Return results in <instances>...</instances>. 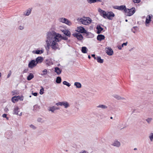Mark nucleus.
Returning <instances> with one entry per match:
<instances>
[{"instance_id":"1","label":"nucleus","mask_w":153,"mask_h":153,"mask_svg":"<svg viewBox=\"0 0 153 153\" xmlns=\"http://www.w3.org/2000/svg\"><path fill=\"white\" fill-rule=\"evenodd\" d=\"M58 33H56L54 31H50L48 32L47 34V39L46 42L48 46L50 44L51 42L53 41H57L58 36L57 35Z\"/></svg>"},{"instance_id":"2","label":"nucleus","mask_w":153,"mask_h":153,"mask_svg":"<svg viewBox=\"0 0 153 153\" xmlns=\"http://www.w3.org/2000/svg\"><path fill=\"white\" fill-rule=\"evenodd\" d=\"M59 42V41H53L50 44L48 45H50L51 47L54 50H56L57 49L59 50L60 49L61 45V44H58V42Z\"/></svg>"},{"instance_id":"3","label":"nucleus","mask_w":153,"mask_h":153,"mask_svg":"<svg viewBox=\"0 0 153 153\" xmlns=\"http://www.w3.org/2000/svg\"><path fill=\"white\" fill-rule=\"evenodd\" d=\"M135 12V8L134 7L131 8V9H125V12L127 13L128 14L127 16H130L133 15Z\"/></svg>"},{"instance_id":"4","label":"nucleus","mask_w":153,"mask_h":153,"mask_svg":"<svg viewBox=\"0 0 153 153\" xmlns=\"http://www.w3.org/2000/svg\"><path fill=\"white\" fill-rule=\"evenodd\" d=\"M91 19L89 17L85 18L84 19H81L80 21L84 25H87L90 24L91 21Z\"/></svg>"},{"instance_id":"5","label":"nucleus","mask_w":153,"mask_h":153,"mask_svg":"<svg viewBox=\"0 0 153 153\" xmlns=\"http://www.w3.org/2000/svg\"><path fill=\"white\" fill-rule=\"evenodd\" d=\"M56 105L57 106H63L65 108H67L70 106V105L68 102L66 101L59 102L56 103Z\"/></svg>"},{"instance_id":"6","label":"nucleus","mask_w":153,"mask_h":153,"mask_svg":"<svg viewBox=\"0 0 153 153\" xmlns=\"http://www.w3.org/2000/svg\"><path fill=\"white\" fill-rule=\"evenodd\" d=\"M37 64L35 60H31L29 63L28 67L29 68L32 69L35 67L36 65Z\"/></svg>"},{"instance_id":"7","label":"nucleus","mask_w":153,"mask_h":153,"mask_svg":"<svg viewBox=\"0 0 153 153\" xmlns=\"http://www.w3.org/2000/svg\"><path fill=\"white\" fill-rule=\"evenodd\" d=\"M77 31L81 33H85L88 35L89 32H87L85 29L82 27H78Z\"/></svg>"},{"instance_id":"8","label":"nucleus","mask_w":153,"mask_h":153,"mask_svg":"<svg viewBox=\"0 0 153 153\" xmlns=\"http://www.w3.org/2000/svg\"><path fill=\"white\" fill-rule=\"evenodd\" d=\"M19 108L17 106H15L13 110V114L19 115L20 116H21L22 115V112H21L19 114H18V112L19 111Z\"/></svg>"},{"instance_id":"9","label":"nucleus","mask_w":153,"mask_h":153,"mask_svg":"<svg viewBox=\"0 0 153 153\" xmlns=\"http://www.w3.org/2000/svg\"><path fill=\"white\" fill-rule=\"evenodd\" d=\"M73 35L74 37H76L79 40H81L83 39V36L80 33H75Z\"/></svg>"},{"instance_id":"10","label":"nucleus","mask_w":153,"mask_h":153,"mask_svg":"<svg viewBox=\"0 0 153 153\" xmlns=\"http://www.w3.org/2000/svg\"><path fill=\"white\" fill-rule=\"evenodd\" d=\"M106 53L109 55H112L113 53V51L111 48H106L105 49Z\"/></svg>"},{"instance_id":"11","label":"nucleus","mask_w":153,"mask_h":153,"mask_svg":"<svg viewBox=\"0 0 153 153\" xmlns=\"http://www.w3.org/2000/svg\"><path fill=\"white\" fill-rule=\"evenodd\" d=\"M43 60V58L41 56H39L37 57L35 61L37 64L39 63H41L42 62Z\"/></svg>"},{"instance_id":"12","label":"nucleus","mask_w":153,"mask_h":153,"mask_svg":"<svg viewBox=\"0 0 153 153\" xmlns=\"http://www.w3.org/2000/svg\"><path fill=\"white\" fill-rule=\"evenodd\" d=\"M58 35V36H60L59 37H58V40L57 41H60L62 39H63L64 40H67L68 39V38L66 37H62L61 36V35L60 34L58 33L57 34Z\"/></svg>"},{"instance_id":"13","label":"nucleus","mask_w":153,"mask_h":153,"mask_svg":"<svg viewBox=\"0 0 153 153\" xmlns=\"http://www.w3.org/2000/svg\"><path fill=\"white\" fill-rule=\"evenodd\" d=\"M151 16L150 15L147 16L145 22L146 25V26H148L147 24L149 23L151 21Z\"/></svg>"},{"instance_id":"14","label":"nucleus","mask_w":153,"mask_h":153,"mask_svg":"<svg viewBox=\"0 0 153 153\" xmlns=\"http://www.w3.org/2000/svg\"><path fill=\"white\" fill-rule=\"evenodd\" d=\"M96 29L97 30V34H100L101 33V31L103 30V28H102L100 26V25H97Z\"/></svg>"},{"instance_id":"15","label":"nucleus","mask_w":153,"mask_h":153,"mask_svg":"<svg viewBox=\"0 0 153 153\" xmlns=\"http://www.w3.org/2000/svg\"><path fill=\"white\" fill-rule=\"evenodd\" d=\"M107 18L109 19H111V17H114V16L115 15L112 12L108 13L107 15Z\"/></svg>"},{"instance_id":"16","label":"nucleus","mask_w":153,"mask_h":153,"mask_svg":"<svg viewBox=\"0 0 153 153\" xmlns=\"http://www.w3.org/2000/svg\"><path fill=\"white\" fill-rule=\"evenodd\" d=\"M112 145L114 146L119 147L120 146V143L117 140H115L113 143Z\"/></svg>"},{"instance_id":"17","label":"nucleus","mask_w":153,"mask_h":153,"mask_svg":"<svg viewBox=\"0 0 153 153\" xmlns=\"http://www.w3.org/2000/svg\"><path fill=\"white\" fill-rule=\"evenodd\" d=\"M105 38V36L102 34L98 35L97 37V40L100 41H101L102 40L104 39Z\"/></svg>"},{"instance_id":"18","label":"nucleus","mask_w":153,"mask_h":153,"mask_svg":"<svg viewBox=\"0 0 153 153\" xmlns=\"http://www.w3.org/2000/svg\"><path fill=\"white\" fill-rule=\"evenodd\" d=\"M43 52V51L42 50H37L36 51H32V53L34 54H40Z\"/></svg>"},{"instance_id":"19","label":"nucleus","mask_w":153,"mask_h":153,"mask_svg":"<svg viewBox=\"0 0 153 153\" xmlns=\"http://www.w3.org/2000/svg\"><path fill=\"white\" fill-rule=\"evenodd\" d=\"M59 109V108L57 107L56 106H53L52 107H50L49 111H51L52 112H54V111L56 110H58Z\"/></svg>"},{"instance_id":"20","label":"nucleus","mask_w":153,"mask_h":153,"mask_svg":"<svg viewBox=\"0 0 153 153\" xmlns=\"http://www.w3.org/2000/svg\"><path fill=\"white\" fill-rule=\"evenodd\" d=\"M62 32L64 34L70 37L71 36V32L65 29V30H63Z\"/></svg>"},{"instance_id":"21","label":"nucleus","mask_w":153,"mask_h":153,"mask_svg":"<svg viewBox=\"0 0 153 153\" xmlns=\"http://www.w3.org/2000/svg\"><path fill=\"white\" fill-rule=\"evenodd\" d=\"M54 71L58 75L60 74L62 71V70L58 67H56L55 68Z\"/></svg>"},{"instance_id":"22","label":"nucleus","mask_w":153,"mask_h":153,"mask_svg":"<svg viewBox=\"0 0 153 153\" xmlns=\"http://www.w3.org/2000/svg\"><path fill=\"white\" fill-rule=\"evenodd\" d=\"M100 13L101 15H102L103 17L104 18H107L108 13H107L105 11L101 10Z\"/></svg>"},{"instance_id":"23","label":"nucleus","mask_w":153,"mask_h":153,"mask_svg":"<svg viewBox=\"0 0 153 153\" xmlns=\"http://www.w3.org/2000/svg\"><path fill=\"white\" fill-rule=\"evenodd\" d=\"M74 85L76 86V88H80L82 87V85L79 82H75L74 83Z\"/></svg>"},{"instance_id":"24","label":"nucleus","mask_w":153,"mask_h":153,"mask_svg":"<svg viewBox=\"0 0 153 153\" xmlns=\"http://www.w3.org/2000/svg\"><path fill=\"white\" fill-rule=\"evenodd\" d=\"M31 10L30 8L27 10L24 13V14L26 16H29L31 13Z\"/></svg>"},{"instance_id":"25","label":"nucleus","mask_w":153,"mask_h":153,"mask_svg":"<svg viewBox=\"0 0 153 153\" xmlns=\"http://www.w3.org/2000/svg\"><path fill=\"white\" fill-rule=\"evenodd\" d=\"M33 74L31 73H30L27 76V79L28 80H30L34 77Z\"/></svg>"},{"instance_id":"26","label":"nucleus","mask_w":153,"mask_h":153,"mask_svg":"<svg viewBox=\"0 0 153 153\" xmlns=\"http://www.w3.org/2000/svg\"><path fill=\"white\" fill-rule=\"evenodd\" d=\"M96 59L99 63H102L103 62V59H101L100 56H97Z\"/></svg>"},{"instance_id":"27","label":"nucleus","mask_w":153,"mask_h":153,"mask_svg":"<svg viewBox=\"0 0 153 153\" xmlns=\"http://www.w3.org/2000/svg\"><path fill=\"white\" fill-rule=\"evenodd\" d=\"M87 48L85 47H83L82 48L81 51L83 53H86L87 52Z\"/></svg>"},{"instance_id":"28","label":"nucleus","mask_w":153,"mask_h":153,"mask_svg":"<svg viewBox=\"0 0 153 153\" xmlns=\"http://www.w3.org/2000/svg\"><path fill=\"white\" fill-rule=\"evenodd\" d=\"M97 107L101 108L102 109H106L107 108V107L105 105H99L97 106Z\"/></svg>"},{"instance_id":"29","label":"nucleus","mask_w":153,"mask_h":153,"mask_svg":"<svg viewBox=\"0 0 153 153\" xmlns=\"http://www.w3.org/2000/svg\"><path fill=\"white\" fill-rule=\"evenodd\" d=\"M45 63L46 65L47 66H50L52 64V62L50 60H46L45 62Z\"/></svg>"},{"instance_id":"30","label":"nucleus","mask_w":153,"mask_h":153,"mask_svg":"<svg viewBox=\"0 0 153 153\" xmlns=\"http://www.w3.org/2000/svg\"><path fill=\"white\" fill-rule=\"evenodd\" d=\"M126 7L125 5H121L120 6H119L118 7V10H124L125 11V9H126Z\"/></svg>"},{"instance_id":"31","label":"nucleus","mask_w":153,"mask_h":153,"mask_svg":"<svg viewBox=\"0 0 153 153\" xmlns=\"http://www.w3.org/2000/svg\"><path fill=\"white\" fill-rule=\"evenodd\" d=\"M61 77L60 76H58L56 78V82L57 83L59 84L61 82Z\"/></svg>"},{"instance_id":"32","label":"nucleus","mask_w":153,"mask_h":153,"mask_svg":"<svg viewBox=\"0 0 153 153\" xmlns=\"http://www.w3.org/2000/svg\"><path fill=\"white\" fill-rule=\"evenodd\" d=\"M149 137L151 142L153 141V133H151L149 134Z\"/></svg>"},{"instance_id":"33","label":"nucleus","mask_w":153,"mask_h":153,"mask_svg":"<svg viewBox=\"0 0 153 153\" xmlns=\"http://www.w3.org/2000/svg\"><path fill=\"white\" fill-rule=\"evenodd\" d=\"M152 119L151 118H149L146 120V121L147 122L148 124H150L152 121Z\"/></svg>"},{"instance_id":"34","label":"nucleus","mask_w":153,"mask_h":153,"mask_svg":"<svg viewBox=\"0 0 153 153\" xmlns=\"http://www.w3.org/2000/svg\"><path fill=\"white\" fill-rule=\"evenodd\" d=\"M11 100L14 103H15L16 101H18V99L16 98V96H14L13 97Z\"/></svg>"},{"instance_id":"35","label":"nucleus","mask_w":153,"mask_h":153,"mask_svg":"<svg viewBox=\"0 0 153 153\" xmlns=\"http://www.w3.org/2000/svg\"><path fill=\"white\" fill-rule=\"evenodd\" d=\"M113 97L115 99L118 100H120V96L117 95H114L113 96Z\"/></svg>"},{"instance_id":"36","label":"nucleus","mask_w":153,"mask_h":153,"mask_svg":"<svg viewBox=\"0 0 153 153\" xmlns=\"http://www.w3.org/2000/svg\"><path fill=\"white\" fill-rule=\"evenodd\" d=\"M63 84L64 85H66L68 87H69L71 85V84L66 81H63Z\"/></svg>"},{"instance_id":"37","label":"nucleus","mask_w":153,"mask_h":153,"mask_svg":"<svg viewBox=\"0 0 153 153\" xmlns=\"http://www.w3.org/2000/svg\"><path fill=\"white\" fill-rule=\"evenodd\" d=\"M64 23L69 25H70L71 24V22L69 21L68 20L66 19L65 22Z\"/></svg>"},{"instance_id":"38","label":"nucleus","mask_w":153,"mask_h":153,"mask_svg":"<svg viewBox=\"0 0 153 153\" xmlns=\"http://www.w3.org/2000/svg\"><path fill=\"white\" fill-rule=\"evenodd\" d=\"M42 73L41 74L42 75H45L47 74V70L45 69L44 70L42 71Z\"/></svg>"},{"instance_id":"39","label":"nucleus","mask_w":153,"mask_h":153,"mask_svg":"<svg viewBox=\"0 0 153 153\" xmlns=\"http://www.w3.org/2000/svg\"><path fill=\"white\" fill-rule=\"evenodd\" d=\"M87 1L88 3L90 4L97 2L96 0H87Z\"/></svg>"},{"instance_id":"40","label":"nucleus","mask_w":153,"mask_h":153,"mask_svg":"<svg viewBox=\"0 0 153 153\" xmlns=\"http://www.w3.org/2000/svg\"><path fill=\"white\" fill-rule=\"evenodd\" d=\"M65 18H61L60 19H59V21L60 22H61L62 23H64L65 22V20H66Z\"/></svg>"},{"instance_id":"41","label":"nucleus","mask_w":153,"mask_h":153,"mask_svg":"<svg viewBox=\"0 0 153 153\" xmlns=\"http://www.w3.org/2000/svg\"><path fill=\"white\" fill-rule=\"evenodd\" d=\"M24 25H20L19 27V29L20 30H22L24 29Z\"/></svg>"},{"instance_id":"42","label":"nucleus","mask_w":153,"mask_h":153,"mask_svg":"<svg viewBox=\"0 0 153 153\" xmlns=\"http://www.w3.org/2000/svg\"><path fill=\"white\" fill-rule=\"evenodd\" d=\"M16 98L18 99V100H23V98L22 97H20V96H16Z\"/></svg>"},{"instance_id":"43","label":"nucleus","mask_w":153,"mask_h":153,"mask_svg":"<svg viewBox=\"0 0 153 153\" xmlns=\"http://www.w3.org/2000/svg\"><path fill=\"white\" fill-rule=\"evenodd\" d=\"M41 87L42 88L40 90V94H42L44 93L43 91H44V88H43V87Z\"/></svg>"},{"instance_id":"44","label":"nucleus","mask_w":153,"mask_h":153,"mask_svg":"<svg viewBox=\"0 0 153 153\" xmlns=\"http://www.w3.org/2000/svg\"><path fill=\"white\" fill-rule=\"evenodd\" d=\"M30 127L34 129H35L36 128V127L32 124H31L30 125Z\"/></svg>"},{"instance_id":"45","label":"nucleus","mask_w":153,"mask_h":153,"mask_svg":"<svg viewBox=\"0 0 153 153\" xmlns=\"http://www.w3.org/2000/svg\"><path fill=\"white\" fill-rule=\"evenodd\" d=\"M133 2L134 3H139L140 1V0H133Z\"/></svg>"},{"instance_id":"46","label":"nucleus","mask_w":153,"mask_h":153,"mask_svg":"<svg viewBox=\"0 0 153 153\" xmlns=\"http://www.w3.org/2000/svg\"><path fill=\"white\" fill-rule=\"evenodd\" d=\"M11 73H12V72H11V71H9V73L7 75V78H9L10 76L11 75Z\"/></svg>"},{"instance_id":"47","label":"nucleus","mask_w":153,"mask_h":153,"mask_svg":"<svg viewBox=\"0 0 153 153\" xmlns=\"http://www.w3.org/2000/svg\"><path fill=\"white\" fill-rule=\"evenodd\" d=\"M127 42H126V43H123V44H122V47H123V46L124 45H125V46H126L127 44Z\"/></svg>"},{"instance_id":"48","label":"nucleus","mask_w":153,"mask_h":153,"mask_svg":"<svg viewBox=\"0 0 153 153\" xmlns=\"http://www.w3.org/2000/svg\"><path fill=\"white\" fill-rule=\"evenodd\" d=\"M118 7L119 6H113V7L115 9H117L118 10Z\"/></svg>"},{"instance_id":"49","label":"nucleus","mask_w":153,"mask_h":153,"mask_svg":"<svg viewBox=\"0 0 153 153\" xmlns=\"http://www.w3.org/2000/svg\"><path fill=\"white\" fill-rule=\"evenodd\" d=\"M32 94L35 96H36L38 94V93L37 92H35L32 93Z\"/></svg>"},{"instance_id":"50","label":"nucleus","mask_w":153,"mask_h":153,"mask_svg":"<svg viewBox=\"0 0 153 153\" xmlns=\"http://www.w3.org/2000/svg\"><path fill=\"white\" fill-rule=\"evenodd\" d=\"M91 56L93 57L95 59H97V57H95V55L94 54H93L91 55Z\"/></svg>"},{"instance_id":"51","label":"nucleus","mask_w":153,"mask_h":153,"mask_svg":"<svg viewBox=\"0 0 153 153\" xmlns=\"http://www.w3.org/2000/svg\"><path fill=\"white\" fill-rule=\"evenodd\" d=\"M42 119L40 118L38 119L37 121L38 122H42Z\"/></svg>"},{"instance_id":"52","label":"nucleus","mask_w":153,"mask_h":153,"mask_svg":"<svg viewBox=\"0 0 153 153\" xmlns=\"http://www.w3.org/2000/svg\"><path fill=\"white\" fill-rule=\"evenodd\" d=\"M28 71V69H25L23 71L24 73H27Z\"/></svg>"},{"instance_id":"53","label":"nucleus","mask_w":153,"mask_h":153,"mask_svg":"<svg viewBox=\"0 0 153 153\" xmlns=\"http://www.w3.org/2000/svg\"><path fill=\"white\" fill-rule=\"evenodd\" d=\"M7 115L6 114H3L2 117L4 118H6L7 117Z\"/></svg>"},{"instance_id":"54","label":"nucleus","mask_w":153,"mask_h":153,"mask_svg":"<svg viewBox=\"0 0 153 153\" xmlns=\"http://www.w3.org/2000/svg\"><path fill=\"white\" fill-rule=\"evenodd\" d=\"M122 46H119L118 47V48L119 49V50H121V49H122Z\"/></svg>"},{"instance_id":"55","label":"nucleus","mask_w":153,"mask_h":153,"mask_svg":"<svg viewBox=\"0 0 153 153\" xmlns=\"http://www.w3.org/2000/svg\"><path fill=\"white\" fill-rule=\"evenodd\" d=\"M120 100H126V99H125L124 98V97H120Z\"/></svg>"},{"instance_id":"56","label":"nucleus","mask_w":153,"mask_h":153,"mask_svg":"<svg viewBox=\"0 0 153 153\" xmlns=\"http://www.w3.org/2000/svg\"><path fill=\"white\" fill-rule=\"evenodd\" d=\"M79 153H87L86 151H84L82 152H81Z\"/></svg>"},{"instance_id":"57","label":"nucleus","mask_w":153,"mask_h":153,"mask_svg":"<svg viewBox=\"0 0 153 153\" xmlns=\"http://www.w3.org/2000/svg\"><path fill=\"white\" fill-rule=\"evenodd\" d=\"M96 1H97V2H101L102 1L101 0H96Z\"/></svg>"},{"instance_id":"58","label":"nucleus","mask_w":153,"mask_h":153,"mask_svg":"<svg viewBox=\"0 0 153 153\" xmlns=\"http://www.w3.org/2000/svg\"><path fill=\"white\" fill-rule=\"evenodd\" d=\"M137 28V27H136H136H133V28L134 29H135V30H136V28Z\"/></svg>"},{"instance_id":"59","label":"nucleus","mask_w":153,"mask_h":153,"mask_svg":"<svg viewBox=\"0 0 153 153\" xmlns=\"http://www.w3.org/2000/svg\"><path fill=\"white\" fill-rule=\"evenodd\" d=\"M88 58L89 59H90L91 58V56H90V55H88Z\"/></svg>"},{"instance_id":"60","label":"nucleus","mask_w":153,"mask_h":153,"mask_svg":"<svg viewBox=\"0 0 153 153\" xmlns=\"http://www.w3.org/2000/svg\"><path fill=\"white\" fill-rule=\"evenodd\" d=\"M124 100V102L125 103H126V102L127 101H126V100Z\"/></svg>"},{"instance_id":"61","label":"nucleus","mask_w":153,"mask_h":153,"mask_svg":"<svg viewBox=\"0 0 153 153\" xmlns=\"http://www.w3.org/2000/svg\"><path fill=\"white\" fill-rule=\"evenodd\" d=\"M137 150V148H134V150Z\"/></svg>"},{"instance_id":"62","label":"nucleus","mask_w":153,"mask_h":153,"mask_svg":"<svg viewBox=\"0 0 153 153\" xmlns=\"http://www.w3.org/2000/svg\"><path fill=\"white\" fill-rule=\"evenodd\" d=\"M101 10H102L101 9H99V11L100 13V12H101Z\"/></svg>"},{"instance_id":"63","label":"nucleus","mask_w":153,"mask_h":153,"mask_svg":"<svg viewBox=\"0 0 153 153\" xmlns=\"http://www.w3.org/2000/svg\"><path fill=\"white\" fill-rule=\"evenodd\" d=\"M133 29H131V30L132 31V32H133L134 33H135V31H133Z\"/></svg>"},{"instance_id":"64","label":"nucleus","mask_w":153,"mask_h":153,"mask_svg":"<svg viewBox=\"0 0 153 153\" xmlns=\"http://www.w3.org/2000/svg\"><path fill=\"white\" fill-rule=\"evenodd\" d=\"M6 119H7V120H8L9 118H8V117H6Z\"/></svg>"}]
</instances>
